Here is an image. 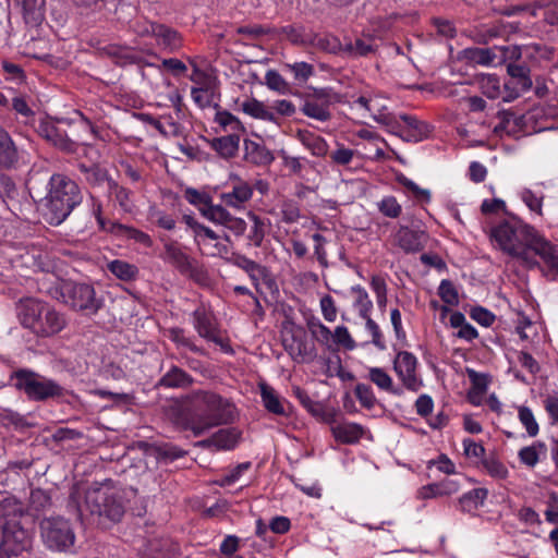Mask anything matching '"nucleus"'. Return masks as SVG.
Wrapping results in <instances>:
<instances>
[{"mask_svg":"<svg viewBox=\"0 0 558 558\" xmlns=\"http://www.w3.org/2000/svg\"><path fill=\"white\" fill-rule=\"evenodd\" d=\"M244 159L255 166H267L270 165L275 158L272 153L262 142L245 140Z\"/></svg>","mask_w":558,"mask_h":558,"instance_id":"4be33fe9","label":"nucleus"},{"mask_svg":"<svg viewBox=\"0 0 558 558\" xmlns=\"http://www.w3.org/2000/svg\"><path fill=\"white\" fill-rule=\"evenodd\" d=\"M286 68L293 74L299 82H306L314 74V66L307 62H294L286 64Z\"/></svg>","mask_w":558,"mask_h":558,"instance_id":"13d9d810","label":"nucleus"},{"mask_svg":"<svg viewBox=\"0 0 558 558\" xmlns=\"http://www.w3.org/2000/svg\"><path fill=\"white\" fill-rule=\"evenodd\" d=\"M266 85L268 88L278 92L279 94L286 95L291 92V87L288 82L275 70H269L265 75Z\"/></svg>","mask_w":558,"mask_h":558,"instance_id":"3c124183","label":"nucleus"},{"mask_svg":"<svg viewBox=\"0 0 558 558\" xmlns=\"http://www.w3.org/2000/svg\"><path fill=\"white\" fill-rule=\"evenodd\" d=\"M192 316L193 326L199 337L220 345L226 352L231 351L229 344L225 343L223 339L219 336V330L217 329L215 319L210 313H208L204 307H198L193 312Z\"/></svg>","mask_w":558,"mask_h":558,"instance_id":"dca6fc26","label":"nucleus"},{"mask_svg":"<svg viewBox=\"0 0 558 558\" xmlns=\"http://www.w3.org/2000/svg\"><path fill=\"white\" fill-rule=\"evenodd\" d=\"M547 509L545 511V518L547 522L558 524V494L551 492L546 501Z\"/></svg>","mask_w":558,"mask_h":558,"instance_id":"774afa93","label":"nucleus"},{"mask_svg":"<svg viewBox=\"0 0 558 558\" xmlns=\"http://www.w3.org/2000/svg\"><path fill=\"white\" fill-rule=\"evenodd\" d=\"M482 464L486 472L496 478H505L508 475L507 468L494 456L482 459Z\"/></svg>","mask_w":558,"mask_h":558,"instance_id":"864d4df0","label":"nucleus"},{"mask_svg":"<svg viewBox=\"0 0 558 558\" xmlns=\"http://www.w3.org/2000/svg\"><path fill=\"white\" fill-rule=\"evenodd\" d=\"M312 239L315 242L314 255L316 256L319 265L323 268H327L329 264H328V259H327V252L325 250V243H326L325 236L320 233H314L312 235Z\"/></svg>","mask_w":558,"mask_h":558,"instance_id":"69168bd1","label":"nucleus"},{"mask_svg":"<svg viewBox=\"0 0 558 558\" xmlns=\"http://www.w3.org/2000/svg\"><path fill=\"white\" fill-rule=\"evenodd\" d=\"M531 254L539 256L541 259L547 267L546 276L550 277L551 280L558 279V247L548 241L541 233L535 239Z\"/></svg>","mask_w":558,"mask_h":558,"instance_id":"a211bd4d","label":"nucleus"},{"mask_svg":"<svg viewBox=\"0 0 558 558\" xmlns=\"http://www.w3.org/2000/svg\"><path fill=\"white\" fill-rule=\"evenodd\" d=\"M156 458L159 461L171 462L175 459L182 458L186 451L172 444H163L155 449Z\"/></svg>","mask_w":558,"mask_h":558,"instance_id":"8fccbe9b","label":"nucleus"},{"mask_svg":"<svg viewBox=\"0 0 558 558\" xmlns=\"http://www.w3.org/2000/svg\"><path fill=\"white\" fill-rule=\"evenodd\" d=\"M203 216L211 222L221 225L225 228H228L234 217L222 205L206 207L205 210H203Z\"/></svg>","mask_w":558,"mask_h":558,"instance_id":"37998d69","label":"nucleus"},{"mask_svg":"<svg viewBox=\"0 0 558 558\" xmlns=\"http://www.w3.org/2000/svg\"><path fill=\"white\" fill-rule=\"evenodd\" d=\"M488 490L486 488L480 487L474 488L465 494H463L460 499V506L463 511L472 512L476 510L480 506H482L487 498Z\"/></svg>","mask_w":558,"mask_h":558,"instance_id":"e433bc0d","label":"nucleus"},{"mask_svg":"<svg viewBox=\"0 0 558 558\" xmlns=\"http://www.w3.org/2000/svg\"><path fill=\"white\" fill-rule=\"evenodd\" d=\"M19 160L17 148L11 135L0 126V167L12 168Z\"/></svg>","mask_w":558,"mask_h":558,"instance_id":"bb28decb","label":"nucleus"},{"mask_svg":"<svg viewBox=\"0 0 558 558\" xmlns=\"http://www.w3.org/2000/svg\"><path fill=\"white\" fill-rule=\"evenodd\" d=\"M28 521L23 506L16 500L7 498L0 504V558L17 557L31 550L33 533L26 526Z\"/></svg>","mask_w":558,"mask_h":558,"instance_id":"f03ea898","label":"nucleus"},{"mask_svg":"<svg viewBox=\"0 0 558 558\" xmlns=\"http://www.w3.org/2000/svg\"><path fill=\"white\" fill-rule=\"evenodd\" d=\"M241 437V432L234 427L221 428L213 435L215 447L217 449L230 450L233 449Z\"/></svg>","mask_w":558,"mask_h":558,"instance_id":"473e14b6","label":"nucleus"},{"mask_svg":"<svg viewBox=\"0 0 558 558\" xmlns=\"http://www.w3.org/2000/svg\"><path fill=\"white\" fill-rule=\"evenodd\" d=\"M40 534L45 545L56 551H68L75 543V533L70 522L61 517L40 521Z\"/></svg>","mask_w":558,"mask_h":558,"instance_id":"9b49d317","label":"nucleus"},{"mask_svg":"<svg viewBox=\"0 0 558 558\" xmlns=\"http://www.w3.org/2000/svg\"><path fill=\"white\" fill-rule=\"evenodd\" d=\"M78 118L69 120L59 119L57 123L40 120L36 131L47 142L65 154H76L81 146L88 143V137L94 133L93 123L82 113Z\"/></svg>","mask_w":558,"mask_h":558,"instance_id":"423d86ee","label":"nucleus"},{"mask_svg":"<svg viewBox=\"0 0 558 558\" xmlns=\"http://www.w3.org/2000/svg\"><path fill=\"white\" fill-rule=\"evenodd\" d=\"M148 548L153 558H171L178 550L177 544L169 538H154Z\"/></svg>","mask_w":558,"mask_h":558,"instance_id":"ea45409f","label":"nucleus"},{"mask_svg":"<svg viewBox=\"0 0 558 558\" xmlns=\"http://www.w3.org/2000/svg\"><path fill=\"white\" fill-rule=\"evenodd\" d=\"M89 211L90 215L95 217L100 230L109 231L112 234L123 236L125 239L134 240L145 247L151 246L153 241L147 233L133 227L121 225L119 222L106 221V219L102 217L101 204L94 196H90Z\"/></svg>","mask_w":558,"mask_h":558,"instance_id":"ddd939ff","label":"nucleus"},{"mask_svg":"<svg viewBox=\"0 0 558 558\" xmlns=\"http://www.w3.org/2000/svg\"><path fill=\"white\" fill-rule=\"evenodd\" d=\"M417 359L408 351H400L393 360V369L401 380L403 387L412 392H417L423 380L416 374Z\"/></svg>","mask_w":558,"mask_h":558,"instance_id":"4468645a","label":"nucleus"},{"mask_svg":"<svg viewBox=\"0 0 558 558\" xmlns=\"http://www.w3.org/2000/svg\"><path fill=\"white\" fill-rule=\"evenodd\" d=\"M399 183H401L405 189H408L415 196L416 199L423 202H429L430 193L428 190L421 189L416 183L412 180L408 179L404 175H400L398 178Z\"/></svg>","mask_w":558,"mask_h":558,"instance_id":"0e129e2a","label":"nucleus"},{"mask_svg":"<svg viewBox=\"0 0 558 558\" xmlns=\"http://www.w3.org/2000/svg\"><path fill=\"white\" fill-rule=\"evenodd\" d=\"M438 294L448 305L454 306L459 304L458 291L450 280H442L440 282Z\"/></svg>","mask_w":558,"mask_h":558,"instance_id":"6e6d98bb","label":"nucleus"},{"mask_svg":"<svg viewBox=\"0 0 558 558\" xmlns=\"http://www.w3.org/2000/svg\"><path fill=\"white\" fill-rule=\"evenodd\" d=\"M554 49L551 47L541 45V44H531L524 46V56L527 59H535L537 57L549 60L553 57Z\"/></svg>","mask_w":558,"mask_h":558,"instance_id":"680f3d73","label":"nucleus"},{"mask_svg":"<svg viewBox=\"0 0 558 558\" xmlns=\"http://www.w3.org/2000/svg\"><path fill=\"white\" fill-rule=\"evenodd\" d=\"M461 58L468 62H472L480 65H490L496 54L489 48H465L461 51Z\"/></svg>","mask_w":558,"mask_h":558,"instance_id":"f704fd0d","label":"nucleus"},{"mask_svg":"<svg viewBox=\"0 0 558 558\" xmlns=\"http://www.w3.org/2000/svg\"><path fill=\"white\" fill-rule=\"evenodd\" d=\"M335 439L341 444H354L363 436V427L356 423H329Z\"/></svg>","mask_w":558,"mask_h":558,"instance_id":"a878e982","label":"nucleus"},{"mask_svg":"<svg viewBox=\"0 0 558 558\" xmlns=\"http://www.w3.org/2000/svg\"><path fill=\"white\" fill-rule=\"evenodd\" d=\"M379 211L389 218H397L401 214V205L393 196H386L378 203Z\"/></svg>","mask_w":558,"mask_h":558,"instance_id":"bf43d9fd","label":"nucleus"},{"mask_svg":"<svg viewBox=\"0 0 558 558\" xmlns=\"http://www.w3.org/2000/svg\"><path fill=\"white\" fill-rule=\"evenodd\" d=\"M260 397L265 409L276 415L288 416L283 402L276 390L266 383H259Z\"/></svg>","mask_w":558,"mask_h":558,"instance_id":"c85d7f7f","label":"nucleus"},{"mask_svg":"<svg viewBox=\"0 0 558 558\" xmlns=\"http://www.w3.org/2000/svg\"><path fill=\"white\" fill-rule=\"evenodd\" d=\"M16 317L23 328L37 337L48 338L61 332L68 325L63 313L46 301L23 298L15 305Z\"/></svg>","mask_w":558,"mask_h":558,"instance_id":"39448f33","label":"nucleus"},{"mask_svg":"<svg viewBox=\"0 0 558 558\" xmlns=\"http://www.w3.org/2000/svg\"><path fill=\"white\" fill-rule=\"evenodd\" d=\"M368 378L381 390L396 396H401L403 393L401 388L393 386L390 375L380 367H372L368 373Z\"/></svg>","mask_w":558,"mask_h":558,"instance_id":"2f4dec72","label":"nucleus"},{"mask_svg":"<svg viewBox=\"0 0 558 558\" xmlns=\"http://www.w3.org/2000/svg\"><path fill=\"white\" fill-rule=\"evenodd\" d=\"M108 269L111 274H113L117 278L130 281L136 278L138 274V269L135 265L130 264L124 260L114 259L108 264Z\"/></svg>","mask_w":558,"mask_h":558,"instance_id":"a19ab883","label":"nucleus"},{"mask_svg":"<svg viewBox=\"0 0 558 558\" xmlns=\"http://www.w3.org/2000/svg\"><path fill=\"white\" fill-rule=\"evenodd\" d=\"M507 73L518 80L522 90H527L532 87V80L530 77V68L525 64H518L510 62L507 64Z\"/></svg>","mask_w":558,"mask_h":558,"instance_id":"79ce46f5","label":"nucleus"},{"mask_svg":"<svg viewBox=\"0 0 558 558\" xmlns=\"http://www.w3.org/2000/svg\"><path fill=\"white\" fill-rule=\"evenodd\" d=\"M239 144L240 136L236 134H229L226 136L213 138L210 142L211 148L225 159H230L236 156L239 151Z\"/></svg>","mask_w":558,"mask_h":558,"instance_id":"c756f323","label":"nucleus"},{"mask_svg":"<svg viewBox=\"0 0 558 558\" xmlns=\"http://www.w3.org/2000/svg\"><path fill=\"white\" fill-rule=\"evenodd\" d=\"M184 198L192 205L196 206L199 213L203 215V210L206 207H213L211 197L206 194L197 191L193 187H187L184 191Z\"/></svg>","mask_w":558,"mask_h":558,"instance_id":"de8ad7c7","label":"nucleus"},{"mask_svg":"<svg viewBox=\"0 0 558 558\" xmlns=\"http://www.w3.org/2000/svg\"><path fill=\"white\" fill-rule=\"evenodd\" d=\"M242 110L246 114H248L255 119H260V120L270 121V122L277 121L275 113L269 111L262 101L254 99V98L244 101L242 104Z\"/></svg>","mask_w":558,"mask_h":558,"instance_id":"58836bf2","label":"nucleus"},{"mask_svg":"<svg viewBox=\"0 0 558 558\" xmlns=\"http://www.w3.org/2000/svg\"><path fill=\"white\" fill-rule=\"evenodd\" d=\"M355 396L364 408L372 409L375 405L376 398L371 386L357 384L355 387Z\"/></svg>","mask_w":558,"mask_h":558,"instance_id":"e2e57ef3","label":"nucleus"},{"mask_svg":"<svg viewBox=\"0 0 558 558\" xmlns=\"http://www.w3.org/2000/svg\"><path fill=\"white\" fill-rule=\"evenodd\" d=\"M81 499L82 494L78 488H73L68 506L82 520L97 518L100 523L105 518L118 522L124 514L123 504L107 486L90 487L85 492L83 501Z\"/></svg>","mask_w":558,"mask_h":558,"instance_id":"20e7f679","label":"nucleus"},{"mask_svg":"<svg viewBox=\"0 0 558 558\" xmlns=\"http://www.w3.org/2000/svg\"><path fill=\"white\" fill-rule=\"evenodd\" d=\"M193 384V378L184 369L177 365H171L170 368L160 377L157 387L163 388H187Z\"/></svg>","mask_w":558,"mask_h":558,"instance_id":"393cba45","label":"nucleus"},{"mask_svg":"<svg viewBox=\"0 0 558 558\" xmlns=\"http://www.w3.org/2000/svg\"><path fill=\"white\" fill-rule=\"evenodd\" d=\"M109 189L111 194L114 195L116 201L119 206L124 210L130 213L133 209V202L131 198V191L126 187L119 185L116 181L109 180Z\"/></svg>","mask_w":558,"mask_h":558,"instance_id":"c03bdc74","label":"nucleus"},{"mask_svg":"<svg viewBox=\"0 0 558 558\" xmlns=\"http://www.w3.org/2000/svg\"><path fill=\"white\" fill-rule=\"evenodd\" d=\"M280 338L286 352L294 362L303 363L314 359V345L308 342L307 333L303 327L292 322H283Z\"/></svg>","mask_w":558,"mask_h":558,"instance_id":"9d476101","label":"nucleus"},{"mask_svg":"<svg viewBox=\"0 0 558 558\" xmlns=\"http://www.w3.org/2000/svg\"><path fill=\"white\" fill-rule=\"evenodd\" d=\"M12 379L14 387L33 401H45L63 395V388L58 383L29 369L15 371Z\"/></svg>","mask_w":558,"mask_h":558,"instance_id":"1a4fd4ad","label":"nucleus"},{"mask_svg":"<svg viewBox=\"0 0 558 558\" xmlns=\"http://www.w3.org/2000/svg\"><path fill=\"white\" fill-rule=\"evenodd\" d=\"M47 292L69 308L87 316L97 314L104 306V300L97 296L95 288L89 283L57 280Z\"/></svg>","mask_w":558,"mask_h":558,"instance_id":"6e6552de","label":"nucleus"},{"mask_svg":"<svg viewBox=\"0 0 558 558\" xmlns=\"http://www.w3.org/2000/svg\"><path fill=\"white\" fill-rule=\"evenodd\" d=\"M162 258L181 275L194 277L197 272L196 260L190 257L177 241H168L163 244Z\"/></svg>","mask_w":558,"mask_h":558,"instance_id":"2eb2a0df","label":"nucleus"},{"mask_svg":"<svg viewBox=\"0 0 558 558\" xmlns=\"http://www.w3.org/2000/svg\"><path fill=\"white\" fill-rule=\"evenodd\" d=\"M78 167L80 170L85 173V180L92 185H100L108 180L107 171L102 170L98 166L87 167L86 165L81 163Z\"/></svg>","mask_w":558,"mask_h":558,"instance_id":"603ef678","label":"nucleus"},{"mask_svg":"<svg viewBox=\"0 0 558 558\" xmlns=\"http://www.w3.org/2000/svg\"><path fill=\"white\" fill-rule=\"evenodd\" d=\"M165 416L178 428L199 437L209 429L234 421V407L220 395L197 390L183 401L172 400L163 405Z\"/></svg>","mask_w":558,"mask_h":558,"instance_id":"f257e3e1","label":"nucleus"},{"mask_svg":"<svg viewBox=\"0 0 558 558\" xmlns=\"http://www.w3.org/2000/svg\"><path fill=\"white\" fill-rule=\"evenodd\" d=\"M538 234L535 228L514 217L501 221L490 230V238L500 250L527 269L541 268L539 262L531 254V247Z\"/></svg>","mask_w":558,"mask_h":558,"instance_id":"7ed1b4c3","label":"nucleus"},{"mask_svg":"<svg viewBox=\"0 0 558 558\" xmlns=\"http://www.w3.org/2000/svg\"><path fill=\"white\" fill-rule=\"evenodd\" d=\"M293 393L300 401V403L315 417L322 420L325 423H335L337 413L333 409H329L325 407L324 403L319 401H314L310 398L307 392L300 388L294 387Z\"/></svg>","mask_w":558,"mask_h":558,"instance_id":"aec40b11","label":"nucleus"},{"mask_svg":"<svg viewBox=\"0 0 558 558\" xmlns=\"http://www.w3.org/2000/svg\"><path fill=\"white\" fill-rule=\"evenodd\" d=\"M352 292L355 294L354 306L357 308L362 318L371 316L373 302L368 296L366 290L360 286L353 287Z\"/></svg>","mask_w":558,"mask_h":558,"instance_id":"a18cd8bd","label":"nucleus"},{"mask_svg":"<svg viewBox=\"0 0 558 558\" xmlns=\"http://www.w3.org/2000/svg\"><path fill=\"white\" fill-rule=\"evenodd\" d=\"M82 201L83 195L76 182L64 174H53L49 181L45 204L47 221L50 225H60Z\"/></svg>","mask_w":558,"mask_h":558,"instance_id":"0eeeda50","label":"nucleus"},{"mask_svg":"<svg viewBox=\"0 0 558 558\" xmlns=\"http://www.w3.org/2000/svg\"><path fill=\"white\" fill-rule=\"evenodd\" d=\"M102 51L107 56L116 59V62L120 65L135 62V58L131 54V50L129 48L109 45L104 47Z\"/></svg>","mask_w":558,"mask_h":558,"instance_id":"09e8293b","label":"nucleus"},{"mask_svg":"<svg viewBox=\"0 0 558 558\" xmlns=\"http://www.w3.org/2000/svg\"><path fill=\"white\" fill-rule=\"evenodd\" d=\"M168 337L175 342L178 345L185 347L194 353L203 354L204 351L184 336V330L179 327L170 328L168 330Z\"/></svg>","mask_w":558,"mask_h":558,"instance_id":"5fc2aeb1","label":"nucleus"},{"mask_svg":"<svg viewBox=\"0 0 558 558\" xmlns=\"http://www.w3.org/2000/svg\"><path fill=\"white\" fill-rule=\"evenodd\" d=\"M229 260L234 266L244 270L256 287L258 286L259 280L266 278L268 275L265 266H262L245 255L233 253Z\"/></svg>","mask_w":558,"mask_h":558,"instance_id":"b1692460","label":"nucleus"},{"mask_svg":"<svg viewBox=\"0 0 558 558\" xmlns=\"http://www.w3.org/2000/svg\"><path fill=\"white\" fill-rule=\"evenodd\" d=\"M151 36L155 38L157 46L169 53L177 52L183 46L182 35L165 24L159 23V26H153Z\"/></svg>","mask_w":558,"mask_h":558,"instance_id":"6ab92c4d","label":"nucleus"},{"mask_svg":"<svg viewBox=\"0 0 558 558\" xmlns=\"http://www.w3.org/2000/svg\"><path fill=\"white\" fill-rule=\"evenodd\" d=\"M230 191L220 194L226 206L241 209L253 196V185L238 175H231L229 181Z\"/></svg>","mask_w":558,"mask_h":558,"instance_id":"f3484780","label":"nucleus"},{"mask_svg":"<svg viewBox=\"0 0 558 558\" xmlns=\"http://www.w3.org/2000/svg\"><path fill=\"white\" fill-rule=\"evenodd\" d=\"M375 51L373 38H356L343 45V53L348 57L357 58L366 57Z\"/></svg>","mask_w":558,"mask_h":558,"instance_id":"c9c22d12","label":"nucleus"},{"mask_svg":"<svg viewBox=\"0 0 558 558\" xmlns=\"http://www.w3.org/2000/svg\"><path fill=\"white\" fill-rule=\"evenodd\" d=\"M400 119L405 123L403 138L409 142H421L427 138L432 132L429 124L418 120L414 116L400 114Z\"/></svg>","mask_w":558,"mask_h":558,"instance_id":"5701e85b","label":"nucleus"},{"mask_svg":"<svg viewBox=\"0 0 558 558\" xmlns=\"http://www.w3.org/2000/svg\"><path fill=\"white\" fill-rule=\"evenodd\" d=\"M518 417L520 423L525 427V430L530 437H535L538 434V424L532 410L529 407L520 405L518 408Z\"/></svg>","mask_w":558,"mask_h":558,"instance_id":"49530a36","label":"nucleus"},{"mask_svg":"<svg viewBox=\"0 0 558 558\" xmlns=\"http://www.w3.org/2000/svg\"><path fill=\"white\" fill-rule=\"evenodd\" d=\"M343 102V97L331 87L315 88L307 94L301 107V112L319 122H327L331 119L330 106Z\"/></svg>","mask_w":558,"mask_h":558,"instance_id":"f8f14e48","label":"nucleus"},{"mask_svg":"<svg viewBox=\"0 0 558 558\" xmlns=\"http://www.w3.org/2000/svg\"><path fill=\"white\" fill-rule=\"evenodd\" d=\"M398 245L407 253H415L424 248L427 234L421 230L401 227L396 234Z\"/></svg>","mask_w":558,"mask_h":558,"instance_id":"412c9836","label":"nucleus"},{"mask_svg":"<svg viewBox=\"0 0 558 558\" xmlns=\"http://www.w3.org/2000/svg\"><path fill=\"white\" fill-rule=\"evenodd\" d=\"M500 122L494 128V133L501 135L504 132L507 134L514 133L521 125L522 117H515L512 111L501 110L497 113Z\"/></svg>","mask_w":558,"mask_h":558,"instance_id":"4c0bfd02","label":"nucleus"},{"mask_svg":"<svg viewBox=\"0 0 558 558\" xmlns=\"http://www.w3.org/2000/svg\"><path fill=\"white\" fill-rule=\"evenodd\" d=\"M247 218L252 222L250 232L247 234L248 244L253 245L254 247H260L266 234V222L263 218L253 211L247 213Z\"/></svg>","mask_w":558,"mask_h":558,"instance_id":"72a5a7b5","label":"nucleus"},{"mask_svg":"<svg viewBox=\"0 0 558 558\" xmlns=\"http://www.w3.org/2000/svg\"><path fill=\"white\" fill-rule=\"evenodd\" d=\"M332 340L336 344L343 347L345 350H353L356 347L355 341L352 339L345 326L336 327L332 332Z\"/></svg>","mask_w":558,"mask_h":558,"instance_id":"052dcab7","label":"nucleus"},{"mask_svg":"<svg viewBox=\"0 0 558 558\" xmlns=\"http://www.w3.org/2000/svg\"><path fill=\"white\" fill-rule=\"evenodd\" d=\"M45 0H22V12L26 24L38 25L44 20Z\"/></svg>","mask_w":558,"mask_h":558,"instance_id":"7c9ffc66","label":"nucleus"},{"mask_svg":"<svg viewBox=\"0 0 558 558\" xmlns=\"http://www.w3.org/2000/svg\"><path fill=\"white\" fill-rule=\"evenodd\" d=\"M295 137L316 157H324L328 153L326 141L311 131L298 130Z\"/></svg>","mask_w":558,"mask_h":558,"instance_id":"cd10ccee","label":"nucleus"},{"mask_svg":"<svg viewBox=\"0 0 558 558\" xmlns=\"http://www.w3.org/2000/svg\"><path fill=\"white\" fill-rule=\"evenodd\" d=\"M310 329L313 336L323 344L328 345L329 341L332 339L331 330L322 324L320 322H312L310 323Z\"/></svg>","mask_w":558,"mask_h":558,"instance_id":"338daca9","label":"nucleus"},{"mask_svg":"<svg viewBox=\"0 0 558 558\" xmlns=\"http://www.w3.org/2000/svg\"><path fill=\"white\" fill-rule=\"evenodd\" d=\"M31 509L40 512L51 506L50 496L43 489L37 488L32 490L29 497Z\"/></svg>","mask_w":558,"mask_h":558,"instance_id":"4d7b16f0","label":"nucleus"}]
</instances>
